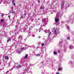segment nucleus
I'll list each match as a JSON object with an SVG mask.
<instances>
[{"label":"nucleus","instance_id":"nucleus-16","mask_svg":"<svg viewBox=\"0 0 74 74\" xmlns=\"http://www.w3.org/2000/svg\"><path fill=\"white\" fill-rule=\"evenodd\" d=\"M48 31V30H46L45 31V33H47Z\"/></svg>","mask_w":74,"mask_h":74},{"label":"nucleus","instance_id":"nucleus-7","mask_svg":"<svg viewBox=\"0 0 74 74\" xmlns=\"http://www.w3.org/2000/svg\"><path fill=\"white\" fill-rule=\"evenodd\" d=\"M10 13H12L13 14H15V12L14 11H10Z\"/></svg>","mask_w":74,"mask_h":74},{"label":"nucleus","instance_id":"nucleus-35","mask_svg":"<svg viewBox=\"0 0 74 74\" xmlns=\"http://www.w3.org/2000/svg\"><path fill=\"white\" fill-rule=\"evenodd\" d=\"M13 4L14 5H15V3H13Z\"/></svg>","mask_w":74,"mask_h":74},{"label":"nucleus","instance_id":"nucleus-1","mask_svg":"<svg viewBox=\"0 0 74 74\" xmlns=\"http://www.w3.org/2000/svg\"><path fill=\"white\" fill-rule=\"evenodd\" d=\"M59 19L58 18L56 19V26L58 25H59L60 22H59Z\"/></svg>","mask_w":74,"mask_h":74},{"label":"nucleus","instance_id":"nucleus-19","mask_svg":"<svg viewBox=\"0 0 74 74\" xmlns=\"http://www.w3.org/2000/svg\"><path fill=\"white\" fill-rule=\"evenodd\" d=\"M43 8H44V7H41L40 8V9H42Z\"/></svg>","mask_w":74,"mask_h":74},{"label":"nucleus","instance_id":"nucleus-29","mask_svg":"<svg viewBox=\"0 0 74 74\" xmlns=\"http://www.w3.org/2000/svg\"><path fill=\"white\" fill-rule=\"evenodd\" d=\"M6 2H3V4H6Z\"/></svg>","mask_w":74,"mask_h":74},{"label":"nucleus","instance_id":"nucleus-28","mask_svg":"<svg viewBox=\"0 0 74 74\" xmlns=\"http://www.w3.org/2000/svg\"><path fill=\"white\" fill-rule=\"evenodd\" d=\"M38 38H41V37L40 36H39Z\"/></svg>","mask_w":74,"mask_h":74},{"label":"nucleus","instance_id":"nucleus-12","mask_svg":"<svg viewBox=\"0 0 74 74\" xmlns=\"http://www.w3.org/2000/svg\"><path fill=\"white\" fill-rule=\"evenodd\" d=\"M28 56L27 54L24 57L25 59H26L27 58Z\"/></svg>","mask_w":74,"mask_h":74},{"label":"nucleus","instance_id":"nucleus-40","mask_svg":"<svg viewBox=\"0 0 74 74\" xmlns=\"http://www.w3.org/2000/svg\"><path fill=\"white\" fill-rule=\"evenodd\" d=\"M10 16H8V17H9V18H10Z\"/></svg>","mask_w":74,"mask_h":74},{"label":"nucleus","instance_id":"nucleus-9","mask_svg":"<svg viewBox=\"0 0 74 74\" xmlns=\"http://www.w3.org/2000/svg\"><path fill=\"white\" fill-rule=\"evenodd\" d=\"M35 22H36L37 23H36V26H38V25H39V24H38V22L37 23V21H35Z\"/></svg>","mask_w":74,"mask_h":74},{"label":"nucleus","instance_id":"nucleus-13","mask_svg":"<svg viewBox=\"0 0 74 74\" xmlns=\"http://www.w3.org/2000/svg\"><path fill=\"white\" fill-rule=\"evenodd\" d=\"M36 56H40V54H36Z\"/></svg>","mask_w":74,"mask_h":74},{"label":"nucleus","instance_id":"nucleus-2","mask_svg":"<svg viewBox=\"0 0 74 74\" xmlns=\"http://www.w3.org/2000/svg\"><path fill=\"white\" fill-rule=\"evenodd\" d=\"M48 34H49V37L48 38V40L51 41V39L49 38V36H50V35H51V32H48Z\"/></svg>","mask_w":74,"mask_h":74},{"label":"nucleus","instance_id":"nucleus-14","mask_svg":"<svg viewBox=\"0 0 74 74\" xmlns=\"http://www.w3.org/2000/svg\"><path fill=\"white\" fill-rule=\"evenodd\" d=\"M11 41V39H8V40H7V42H8L9 41Z\"/></svg>","mask_w":74,"mask_h":74},{"label":"nucleus","instance_id":"nucleus-30","mask_svg":"<svg viewBox=\"0 0 74 74\" xmlns=\"http://www.w3.org/2000/svg\"><path fill=\"white\" fill-rule=\"evenodd\" d=\"M58 52L59 53H60V51L58 50Z\"/></svg>","mask_w":74,"mask_h":74},{"label":"nucleus","instance_id":"nucleus-46","mask_svg":"<svg viewBox=\"0 0 74 74\" xmlns=\"http://www.w3.org/2000/svg\"><path fill=\"white\" fill-rule=\"evenodd\" d=\"M41 30H40L39 31V32H40Z\"/></svg>","mask_w":74,"mask_h":74},{"label":"nucleus","instance_id":"nucleus-47","mask_svg":"<svg viewBox=\"0 0 74 74\" xmlns=\"http://www.w3.org/2000/svg\"><path fill=\"white\" fill-rule=\"evenodd\" d=\"M8 0V1H9L10 0Z\"/></svg>","mask_w":74,"mask_h":74},{"label":"nucleus","instance_id":"nucleus-25","mask_svg":"<svg viewBox=\"0 0 74 74\" xmlns=\"http://www.w3.org/2000/svg\"><path fill=\"white\" fill-rule=\"evenodd\" d=\"M56 74H60V73H59V72H58L56 73Z\"/></svg>","mask_w":74,"mask_h":74},{"label":"nucleus","instance_id":"nucleus-37","mask_svg":"<svg viewBox=\"0 0 74 74\" xmlns=\"http://www.w3.org/2000/svg\"><path fill=\"white\" fill-rule=\"evenodd\" d=\"M32 36H33V37H34V36H35V35H32Z\"/></svg>","mask_w":74,"mask_h":74},{"label":"nucleus","instance_id":"nucleus-44","mask_svg":"<svg viewBox=\"0 0 74 74\" xmlns=\"http://www.w3.org/2000/svg\"><path fill=\"white\" fill-rule=\"evenodd\" d=\"M38 20H40V18H38Z\"/></svg>","mask_w":74,"mask_h":74},{"label":"nucleus","instance_id":"nucleus-8","mask_svg":"<svg viewBox=\"0 0 74 74\" xmlns=\"http://www.w3.org/2000/svg\"><path fill=\"white\" fill-rule=\"evenodd\" d=\"M62 70V68L59 67V68L58 70V71H61Z\"/></svg>","mask_w":74,"mask_h":74},{"label":"nucleus","instance_id":"nucleus-33","mask_svg":"<svg viewBox=\"0 0 74 74\" xmlns=\"http://www.w3.org/2000/svg\"><path fill=\"white\" fill-rule=\"evenodd\" d=\"M24 49H27V47H24Z\"/></svg>","mask_w":74,"mask_h":74},{"label":"nucleus","instance_id":"nucleus-18","mask_svg":"<svg viewBox=\"0 0 74 74\" xmlns=\"http://www.w3.org/2000/svg\"><path fill=\"white\" fill-rule=\"evenodd\" d=\"M14 0H12V3H14Z\"/></svg>","mask_w":74,"mask_h":74},{"label":"nucleus","instance_id":"nucleus-43","mask_svg":"<svg viewBox=\"0 0 74 74\" xmlns=\"http://www.w3.org/2000/svg\"><path fill=\"white\" fill-rule=\"evenodd\" d=\"M25 46L26 47H27V45H25Z\"/></svg>","mask_w":74,"mask_h":74},{"label":"nucleus","instance_id":"nucleus-21","mask_svg":"<svg viewBox=\"0 0 74 74\" xmlns=\"http://www.w3.org/2000/svg\"><path fill=\"white\" fill-rule=\"evenodd\" d=\"M67 40H69V39H70V37H68L67 38Z\"/></svg>","mask_w":74,"mask_h":74},{"label":"nucleus","instance_id":"nucleus-6","mask_svg":"<svg viewBox=\"0 0 74 74\" xmlns=\"http://www.w3.org/2000/svg\"><path fill=\"white\" fill-rule=\"evenodd\" d=\"M5 59L6 60H8L9 59V57H8V56H5Z\"/></svg>","mask_w":74,"mask_h":74},{"label":"nucleus","instance_id":"nucleus-10","mask_svg":"<svg viewBox=\"0 0 74 74\" xmlns=\"http://www.w3.org/2000/svg\"><path fill=\"white\" fill-rule=\"evenodd\" d=\"M1 23H3V22H4V20L3 19H2L1 20Z\"/></svg>","mask_w":74,"mask_h":74},{"label":"nucleus","instance_id":"nucleus-26","mask_svg":"<svg viewBox=\"0 0 74 74\" xmlns=\"http://www.w3.org/2000/svg\"><path fill=\"white\" fill-rule=\"evenodd\" d=\"M12 70V69H11L10 70V71H11Z\"/></svg>","mask_w":74,"mask_h":74},{"label":"nucleus","instance_id":"nucleus-15","mask_svg":"<svg viewBox=\"0 0 74 74\" xmlns=\"http://www.w3.org/2000/svg\"><path fill=\"white\" fill-rule=\"evenodd\" d=\"M72 47H73V46L71 45L69 46L70 48H72Z\"/></svg>","mask_w":74,"mask_h":74},{"label":"nucleus","instance_id":"nucleus-24","mask_svg":"<svg viewBox=\"0 0 74 74\" xmlns=\"http://www.w3.org/2000/svg\"><path fill=\"white\" fill-rule=\"evenodd\" d=\"M8 71H8L6 72L5 73V74H7V73H8Z\"/></svg>","mask_w":74,"mask_h":74},{"label":"nucleus","instance_id":"nucleus-41","mask_svg":"<svg viewBox=\"0 0 74 74\" xmlns=\"http://www.w3.org/2000/svg\"><path fill=\"white\" fill-rule=\"evenodd\" d=\"M55 21L56 22V18H55Z\"/></svg>","mask_w":74,"mask_h":74},{"label":"nucleus","instance_id":"nucleus-34","mask_svg":"<svg viewBox=\"0 0 74 74\" xmlns=\"http://www.w3.org/2000/svg\"><path fill=\"white\" fill-rule=\"evenodd\" d=\"M35 47V46H34V45L33 46V47H32L33 48H34Z\"/></svg>","mask_w":74,"mask_h":74},{"label":"nucleus","instance_id":"nucleus-3","mask_svg":"<svg viewBox=\"0 0 74 74\" xmlns=\"http://www.w3.org/2000/svg\"><path fill=\"white\" fill-rule=\"evenodd\" d=\"M22 66H21L20 65H17V66L16 67V68L18 69H20L21 67Z\"/></svg>","mask_w":74,"mask_h":74},{"label":"nucleus","instance_id":"nucleus-27","mask_svg":"<svg viewBox=\"0 0 74 74\" xmlns=\"http://www.w3.org/2000/svg\"><path fill=\"white\" fill-rule=\"evenodd\" d=\"M23 18V16H22L21 17V18Z\"/></svg>","mask_w":74,"mask_h":74},{"label":"nucleus","instance_id":"nucleus-31","mask_svg":"<svg viewBox=\"0 0 74 74\" xmlns=\"http://www.w3.org/2000/svg\"><path fill=\"white\" fill-rule=\"evenodd\" d=\"M4 14H2V16H4Z\"/></svg>","mask_w":74,"mask_h":74},{"label":"nucleus","instance_id":"nucleus-22","mask_svg":"<svg viewBox=\"0 0 74 74\" xmlns=\"http://www.w3.org/2000/svg\"><path fill=\"white\" fill-rule=\"evenodd\" d=\"M53 54L54 55H55L56 54V52L54 51L53 52Z\"/></svg>","mask_w":74,"mask_h":74},{"label":"nucleus","instance_id":"nucleus-42","mask_svg":"<svg viewBox=\"0 0 74 74\" xmlns=\"http://www.w3.org/2000/svg\"><path fill=\"white\" fill-rule=\"evenodd\" d=\"M0 70H1V71L2 70V69H0Z\"/></svg>","mask_w":74,"mask_h":74},{"label":"nucleus","instance_id":"nucleus-32","mask_svg":"<svg viewBox=\"0 0 74 74\" xmlns=\"http://www.w3.org/2000/svg\"><path fill=\"white\" fill-rule=\"evenodd\" d=\"M21 49H24V47H23V48H21Z\"/></svg>","mask_w":74,"mask_h":74},{"label":"nucleus","instance_id":"nucleus-20","mask_svg":"<svg viewBox=\"0 0 74 74\" xmlns=\"http://www.w3.org/2000/svg\"><path fill=\"white\" fill-rule=\"evenodd\" d=\"M41 45H42V46H44V44L42 43L41 44Z\"/></svg>","mask_w":74,"mask_h":74},{"label":"nucleus","instance_id":"nucleus-17","mask_svg":"<svg viewBox=\"0 0 74 74\" xmlns=\"http://www.w3.org/2000/svg\"><path fill=\"white\" fill-rule=\"evenodd\" d=\"M64 6V5L63 4H62L61 5V8H62Z\"/></svg>","mask_w":74,"mask_h":74},{"label":"nucleus","instance_id":"nucleus-23","mask_svg":"<svg viewBox=\"0 0 74 74\" xmlns=\"http://www.w3.org/2000/svg\"><path fill=\"white\" fill-rule=\"evenodd\" d=\"M29 36H31V33H29Z\"/></svg>","mask_w":74,"mask_h":74},{"label":"nucleus","instance_id":"nucleus-38","mask_svg":"<svg viewBox=\"0 0 74 74\" xmlns=\"http://www.w3.org/2000/svg\"><path fill=\"white\" fill-rule=\"evenodd\" d=\"M67 29H69V27H67Z\"/></svg>","mask_w":74,"mask_h":74},{"label":"nucleus","instance_id":"nucleus-36","mask_svg":"<svg viewBox=\"0 0 74 74\" xmlns=\"http://www.w3.org/2000/svg\"><path fill=\"white\" fill-rule=\"evenodd\" d=\"M38 3H40V1H38Z\"/></svg>","mask_w":74,"mask_h":74},{"label":"nucleus","instance_id":"nucleus-4","mask_svg":"<svg viewBox=\"0 0 74 74\" xmlns=\"http://www.w3.org/2000/svg\"><path fill=\"white\" fill-rule=\"evenodd\" d=\"M52 31H53V32H54V33H55V34H56V29H55V28H53L52 29Z\"/></svg>","mask_w":74,"mask_h":74},{"label":"nucleus","instance_id":"nucleus-45","mask_svg":"<svg viewBox=\"0 0 74 74\" xmlns=\"http://www.w3.org/2000/svg\"><path fill=\"white\" fill-rule=\"evenodd\" d=\"M57 53V52H56V54Z\"/></svg>","mask_w":74,"mask_h":74},{"label":"nucleus","instance_id":"nucleus-39","mask_svg":"<svg viewBox=\"0 0 74 74\" xmlns=\"http://www.w3.org/2000/svg\"><path fill=\"white\" fill-rule=\"evenodd\" d=\"M11 8H12V10H13V7H12Z\"/></svg>","mask_w":74,"mask_h":74},{"label":"nucleus","instance_id":"nucleus-5","mask_svg":"<svg viewBox=\"0 0 74 74\" xmlns=\"http://www.w3.org/2000/svg\"><path fill=\"white\" fill-rule=\"evenodd\" d=\"M45 21H46V19H45V18L42 19V22H45Z\"/></svg>","mask_w":74,"mask_h":74},{"label":"nucleus","instance_id":"nucleus-11","mask_svg":"<svg viewBox=\"0 0 74 74\" xmlns=\"http://www.w3.org/2000/svg\"><path fill=\"white\" fill-rule=\"evenodd\" d=\"M19 40H22V36H20L19 37Z\"/></svg>","mask_w":74,"mask_h":74}]
</instances>
